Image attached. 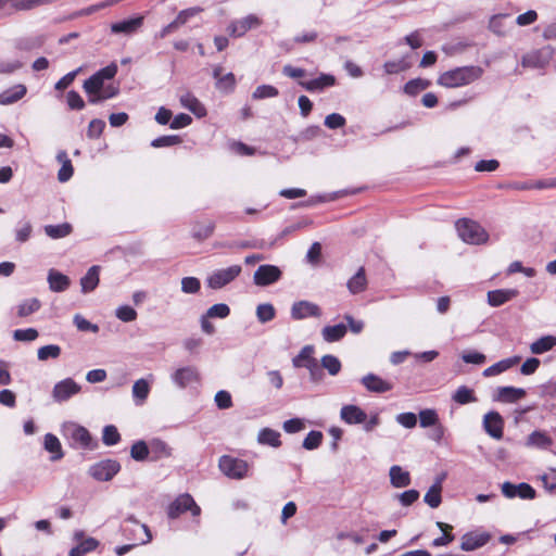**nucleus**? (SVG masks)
Masks as SVG:
<instances>
[{
    "instance_id": "nucleus-1",
    "label": "nucleus",
    "mask_w": 556,
    "mask_h": 556,
    "mask_svg": "<svg viewBox=\"0 0 556 556\" xmlns=\"http://www.w3.org/2000/svg\"><path fill=\"white\" fill-rule=\"evenodd\" d=\"M116 73L117 65L112 63L85 80L83 88L88 96L89 103L98 104L118 94V86L114 84L105 85V81L112 79Z\"/></svg>"
},
{
    "instance_id": "nucleus-2",
    "label": "nucleus",
    "mask_w": 556,
    "mask_h": 556,
    "mask_svg": "<svg viewBox=\"0 0 556 556\" xmlns=\"http://www.w3.org/2000/svg\"><path fill=\"white\" fill-rule=\"evenodd\" d=\"M483 74L480 66H463L447 71L438 78V84L445 88H458L479 79Z\"/></svg>"
},
{
    "instance_id": "nucleus-3",
    "label": "nucleus",
    "mask_w": 556,
    "mask_h": 556,
    "mask_svg": "<svg viewBox=\"0 0 556 556\" xmlns=\"http://www.w3.org/2000/svg\"><path fill=\"white\" fill-rule=\"evenodd\" d=\"M455 226L459 238L468 244H483L489 239L486 230L475 220L463 218Z\"/></svg>"
},
{
    "instance_id": "nucleus-4",
    "label": "nucleus",
    "mask_w": 556,
    "mask_h": 556,
    "mask_svg": "<svg viewBox=\"0 0 556 556\" xmlns=\"http://www.w3.org/2000/svg\"><path fill=\"white\" fill-rule=\"evenodd\" d=\"M242 271L240 265H231L227 268H218L213 270L205 279V283L210 289L219 290L236 280Z\"/></svg>"
},
{
    "instance_id": "nucleus-5",
    "label": "nucleus",
    "mask_w": 556,
    "mask_h": 556,
    "mask_svg": "<svg viewBox=\"0 0 556 556\" xmlns=\"http://www.w3.org/2000/svg\"><path fill=\"white\" fill-rule=\"evenodd\" d=\"M218 467L228 478L241 480L249 476L250 466L248 462L230 455H224L219 458Z\"/></svg>"
},
{
    "instance_id": "nucleus-6",
    "label": "nucleus",
    "mask_w": 556,
    "mask_h": 556,
    "mask_svg": "<svg viewBox=\"0 0 556 556\" xmlns=\"http://www.w3.org/2000/svg\"><path fill=\"white\" fill-rule=\"evenodd\" d=\"M64 433L74 447L91 450L96 446L89 431L83 426L68 424L64 427Z\"/></svg>"
},
{
    "instance_id": "nucleus-7",
    "label": "nucleus",
    "mask_w": 556,
    "mask_h": 556,
    "mask_svg": "<svg viewBox=\"0 0 556 556\" xmlns=\"http://www.w3.org/2000/svg\"><path fill=\"white\" fill-rule=\"evenodd\" d=\"M188 510L191 511L192 516L201 514V508L192 496L190 494H181L169 505L167 514L169 518L174 519Z\"/></svg>"
},
{
    "instance_id": "nucleus-8",
    "label": "nucleus",
    "mask_w": 556,
    "mask_h": 556,
    "mask_svg": "<svg viewBox=\"0 0 556 556\" xmlns=\"http://www.w3.org/2000/svg\"><path fill=\"white\" fill-rule=\"evenodd\" d=\"M119 470L117 460L105 459L92 465L88 472L97 481H110Z\"/></svg>"
},
{
    "instance_id": "nucleus-9",
    "label": "nucleus",
    "mask_w": 556,
    "mask_h": 556,
    "mask_svg": "<svg viewBox=\"0 0 556 556\" xmlns=\"http://www.w3.org/2000/svg\"><path fill=\"white\" fill-rule=\"evenodd\" d=\"M554 55V49L551 46L531 51L522 58V65L532 68L545 67Z\"/></svg>"
},
{
    "instance_id": "nucleus-10",
    "label": "nucleus",
    "mask_w": 556,
    "mask_h": 556,
    "mask_svg": "<svg viewBox=\"0 0 556 556\" xmlns=\"http://www.w3.org/2000/svg\"><path fill=\"white\" fill-rule=\"evenodd\" d=\"M501 491L502 494L507 498L519 497L521 500H533L536 495L535 490L526 482L514 484L506 481L502 483Z\"/></svg>"
},
{
    "instance_id": "nucleus-11",
    "label": "nucleus",
    "mask_w": 556,
    "mask_h": 556,
    "mask_svg": "<svg viewBox=\"0 0 556 556\" xmlns=\"http://www.w3.org/2000/svg\"><path fill=\"white\" fill-rule=\"evenodd\" d=\"M80 386L72 378H66L54 384L52 389V399L62 403L68 401L72 396L80 392Z\"/></svg>"
},
{
    "instance_id": "nucleus-12",
    "label": "nucleus",
    "mask_w": 556,
    "mask_h": 556,
    "mask_svg": "<svg viewBox=\"0 0 556 556\" xmlns=\"http://www.w3.org/2000/svg\"><path fill=\"white\" fill-rule=\"evenodd\" d=\"M281 270L275 265H261L253 275L256 286L265 287L279 280Z\"/></svg>"
},
{
    "instance_id": "nucleus-13",
    "label": "nucleus",
    "mask_w": 556,
    "mask_h": 556,
    "mask_svg": "<svg viewBox=\"0 0 556 556\" xmlns=\"http://www.w3.org/2000/svg\"><path fill=\"white\" fill-rule=\"evenodd\" d=\"M262 24V21L253 14L243 18L233 21L228 26L227 30L232 37H242L248 30L256 28Z\"/></svg>"
},
{
    "instance_id": "nucleus-14",
    "label": "nucleus",
    "mask_w": 556,
    "mask_h": 556,
    "mask_svg": "<svg viewBox=\"0 0 556 556\" xmlns=\"http://www.w3.org/2000/svg\"><path fill=\"white\" fill-rule=\"evenodd\" d=\"M320 307L308 301H298L291 306V317L295 320H301L307 317H320Z\"/></svg>"
},
{
    "instance_id": "nucleus-15",
    "label": "nucleus",
    "mask_w": 556,
    "mask_h": 556,
    "mask_svg": "<svg viewBox=\"0 0 556 556\" xmlns=\"http://www.w3.org/2000/svg\"><path fill=\"white\" fill-rule=\"evenodd\" d=\"M483 429L493 439L503 438L504 419L497 412H489L483 417Z\"/></svg>"
},
{
    "instance_id": "nucleus-16",
    "label": "nucleus",
    "mask_w": 556,
    "mask_h": 556,
    "mask_svg": "<svg viewBox=\"0 0 556 556\" xmlns=\"http://www.w3.org/2000/svg\"><path fill=\"white\" fill-rule=\"evenodd\" d=\"M199 378V372L193 366L180 367L172 374L173 382L180 389H184L193 382H198Z\"/></svg>"
},
{
    "instance_id": "nucleus-17",
    "label": "nucleus",
    "mask_w": 556,
    "mask_h": 556,
    "mask_svg": "<svg viewBox=\"0 0 556 556\" xmlns=\"http://www.w3.org/2000/svg\"><path fill=\"white\" fill-rule=\"evenodd\" d=\"M74 540L77 545L70 551V556H85L86 554L94 551L99 543L93 538H85L83 532H76Z\"/></svg>"
},
{
    "instance_id": "nucleus-18",
    "label": "nucleus",
    "mask_w": 556,
    "mask_h": 556,
    "mask_svg": "<svg viewBox=\"0 0 556 556\" xmlns=\"http://www.w3.org/2000/svg\"><path fill=\"white\" fill-rule=\"evenodd\" d=\"M367 391L374 393H386L392 390L393 384L375 374H368L361 380Z\"/></svg>"
},
{
    "instance_id": "nucleus-19",
    "label": "nucleus",
    "mask_w": 556,
    "mask_h": 556,
    "mask_svg": "<svg viewBox=\"0 0 556 556\" xmlns=\"http://www.w3.org/2000/svg\"><path fill=\"white\" fill-rule=\"evenodd\" d=\"M341 419L348 425H358L366 421V413L356 405H344L340 410Z\"/></svg>"
},
{
    "instance_id": "nucleus-20",
    "label": "nucleus",
    "mask_w": 556,
    "mask_h": 556,
    "mask_svg": "<svg viewBox=\"0 0 556 556\" xmlns=\"http://www.w3.org/2000/svg\"><path fill=\"white\" fill-rule=\"evenodd\" d=\"M490 535L488 533L469 532L462 536L460 548L466 552L475 551L488 543Z\"/></svg>"
},
{
    "instance_id": "nucleus-21",
    "label": "nucleus",
    "mask_w": 556,
    "mask_h": 556,
    "mask_svg": "<svg viewBox=\"0 0 556 556\" xmlns=\"http://www.w3.org/2000/svg\"><path fill=\"white\" fill-rule=\"evenodd\" d=\"M518 293L519 292L516 289L492 290L489 291L486 294L488 303L493 307H497L515 299L518 295Z\"/></svg>"
},
{
    "instance_id": "nucleus-22",
    "label": "nucleus",
    "mask_w": 556,
    "mask_h": 556,
    "mask_svg": "<svg viewBox=\"0 0 556 556\" xmlns=\"http://www.w3.org/2000/svg\"><path fill=\"white\" fill-rule=\"evenodd\" d=\"M149 378L150 380L148 378L138 379L132 384V397L139 405L143 404L149 396L153 375H149Z\"/></svg>"
},
{
    "instance_id": "nucleus-23",
    "label": "nucleus",
    "mask_w": 556,
    "mask_h": 556,
    "mask_svg": "<svg viewBox=\"0 0 556 556\" xmlns=\"http://www.w3.org/2000/svg\"><path fill=\"white\" fill-rule=\"evenodd\" d=\"M142 16H137L122 22L113 23L111 25V31L114 34L131 35L142 26Z\"/></svg>"
},
{
    "instance_id": "nucleus-24",
    "label": "nucleus",
    "mask_w": 556,
    "mask_h": 556,
    "mask_svg": "<svg viewBox=\"0 0 556 556\" xmlns=\"http://www.w3.org/2000/svg\"><path fill=\"white\" fill-rule=\"evenodd\" d=\"M300 85L307 91H319L336 85V77L330 74H320L315 79L301 81Z\"/></svg>"
},
{
    "instance_id": "nucleus-25",
    "label": "nucleus",
    "mask_w": 556,
    "mask_h": 556,
    "mask_svg": "<svg viewBox=\"0 0 556 556\" xmlns=\"http://www.w3.org/2000/svg\"><path fill=\"white\" fill-rule=\"evenodd\" d=\"M47 280L50 290L53 292H63L71 285L70 278L55 269L49 270Z\"/></svg>"
},
{
    "instance_id": "nucleus-26",
    "label": "nucleus",
    "mask_w": 556,
    "mask_h": 556,
    "mask_svg": "<svg viewBox=\"0 0 556 556\" xmlns=\"http://www.w3.org/2000/svg\"><path fill=\"white\" fill-rule=\"evenodd\" d=\"M26 86L25 85H15L0 93V104L9 105L17 102L26 94Z\"/></svg>"
},
{
    "instance_id": "nucleus-27",
    "label": "nucleus",
    "mask_w": 556,
    "mask_h": 556,
    "mask_svg": "<svg viewBox=\"0 0 556 556\" xmlns=\"http://www.w3.org/2000/svg\"><path fill=\"white\" fill-rule=\"evenodd\" d=\"M100 267L97 265L91 266L86 275L80 279L81 292L89 293L93 291L100 281L99 278Z\"/></svg>"
},
{
    "instance_id": "nucleus-28",
    "label": "nucleus",
    "mask_w": 556,
    "mask_h": 556,
    "mask_svg": "<svg viewBox=\"0 0 556 556\" xmlns=\"http://www.w3.org/2000/svg\"><path fill=\"white\" fill-rule=\"evenodd\" d=\"M180 104L198 117L206 115L205 106L191 93L187 92L180 97Z\"/></svg>"
},
{
    "instance_id": "nucleus-29",
    "label": "nucleus",
    "mask_w": 556,
    "mask_h": 556,
    "mask_svg": "<svg viewBox=\"0 0 556 556\" xmlns=\"http://www.w3.org/2000/svg\"><path fill=\"white\" fill-rule=\"evenodd\" d=\"M390 482L394 488H405L410 484V475L401 466L394 465L390 468Z\"/></svg>"
},
{
    "instance_id": "nucleus-30",
    "label": "nucleus",
    "mask_w": 556,
    "mask_h": 556,
    "mask_svg": "<svg viewBox=\"0 0 556 556\" xmlns=\"http://www.w3.org/2000/svg\"><path fill=\"white\" fill-rule=\"evenodd\" d=\"M56 160L62 165L58 173V179L60 182H66L71 179L74 173L72 162L65 151H59Z\"/></svg>"
},
{
    "instance_id": "nucleus-31",
    "label": "nucleus",
    "mask_w": 556,
    "mask_h": 556,
    "mask_svg": "<svg viewBox=\"0 0 556 556\" xmlns=\"http://www.w3.org/2000/svg\"><path fill=\"white\" fill-rule=\"evenodd\" d=\"M43 445H45L46 451L51 453L50 459L52 462H56V460H60L61 458H63L64 453L62 451L61 442L54 434L47 433L45 435Z\"/></svg>"
},
{
    "instance_id": "nucleus-32",
    "label": "nucleus",
    "mask_w": 556,
    "mask_h": 556,
    "mask_svg": "<svg viewBox=\"0 0 556 556\" xmlns=\"http://www.w3.org/2000/svg\"><path fill=\"white\" fill-rule=\"evenodd\" d=\"M346 287L352 294H357L366 290L367 278L364 267L358 268L356 274L349 279Z\"/></svg>"
},
{
    "instance_id": "nucleus-33",
    "label": "nucleus",
    "mask_w": 556,
    "mask_h": 556,
    "mask_svg": "<svg viewBox=\"0 0 556 556\" xmlns=\"http://www.w3.org/2000/svg\"><path fill=\"white\" fill-rule=\"evenodd\" d=\"M442 480L443 477L438 478L437 481L430 486V489L425 494L424 501L431 508H437L441 504Z\"/></svg>"
},
{
    "instance_id": "nucleus-34",
    "label": "nucleus",
    "mask_w": 556,
    "mask_h": 556,
    "mask_svg": "<svg viewBox=\"0 0 556 556\" xmlns=\"http://www.w3.org/2000/svg\"><path fill=\"white\" fill-rule=\"evenodd\" d=\"M222 67H216L213 71V76L217 79L216 88L224 92H230L236 84L235 75L232 73H227L222 76Z\"/></svg>"
},
{
    "instance_id": "nucleus-35",
    "label": "nucleus",
    "mask_w": 556,
    "mask_h": 556,
    "mask_svg": "<svg viewBox=\"0 0 556 556\" xmlns=\"http://www.w3.org/2000/svg\"><path fill=\"white\" fill-rule=\"evenodd\" d=\"M348 328L344 324H338L334 326H326L321 330L323 339L326 342H336L341 340L346 334Z\"/></svg>"
},
{
    "instance_id": "nucleus-36",
    "label": "nucleus",
    "mask_w": 556,
    "mask_h": 556,
    "mask_svg": "<svg viewBox=\"0 0 556 556\" xmlns=\"http://www.w3.org/2000/svg\"><path fill=\"white\" fill-rule=\"evenodd\" d=\"M257 442L263 445L279 447L281 445L280 433L270 428H263L258 432Z\"/></svg>"
},
{
    "instance_id": "nucleus-37",
    "label": "nucleus",
    "mask_w": 556,
    "mask_h": 556,
    "mask_svg": "<svg viewBox=\"0 0 556 556\" xmlns=\"http://www.w3.org/2000/svg\"><path fill=\"white\" fill-rule=\"evenodd\" d=\"M556 345V337L545 336L530 344V351L532 354H543L551 351Z\"/></svg>"
},
{
    "instance_id": "nucleus-38",
    "label": "nucleus",
    "mask_w": 556,
    "mask_h": 556,
    "mask_svg": "<svg viewBox=\"0 0 556 556\" xmlns=\"http://www.w3.org/2000/svg\"><path fill=\"white\" fill-rule=\"evenodd\" d=\"M215 229V224L212 220L195 223L192 227V237L198 240H205L210 238Z\"/></svg>"
},
{
    "instance_id": "nucleus-39",
    "label": "nucleus",
    "mask_w": 556,
    "mask_h": 556,
    "mask_svg": "<svg viewBox=\"0 0 556 556\" xmlns=\"http://www.w3.org/2000/svg\"><path fill=\"white\" fill-rule=\"evenodd\" d=\"M498 400L502 402L513 403L526 395V391L523 389L514 388V387H502L497 391Z\"/></svg>"
},
{
    "instance_id": "nucleus-40",
    "label": "nucleus",
    "mask_w": 556,
    "mask_h": 556,
    "mask_svg": "<svg viewBox=\"0 0 556 556\" xmlns=\"http://www.w3.org/2000/svg\"><path fill=\"white\" fill-rule=\"evenodd\" d=\"M518 361H519V357L502 359V361L497 362L496 364L484 369L483 376L492 377V376L500 375V374L506 371L507 369H509L510 367H513L515 364H517Z\"/></svg>"
},
{
    "instance_id": "nucleus-41",
    "label": "nucleus",
    "mask_w": 556,
    "mask_h": 556,
    "mask_svg": "<svg viewBox=\"0 0 556 556\" xmlns=\"http://www.w3.org/2000/svg\"><path fill=\"white\" fill-rule=\"evenodd\" d=\"M553 440L547 433L543 431H533L527 440L528 446H533L538 448H547L552 445Z\"/></svg>"
},
{
    "instance_id": "nucleus-42",
    "label": "nucleus",
    "mask_w": 556,
    "mask_h": 556,
    "mask_svg": "<svg viewBox=\"0 0 556 556\" xmlns=\"http://www.w3.org/2000/svg\"><path fill=\"white\" fill-rule=\"evenodd\" d=\"M45 232L52 239H60L68 236L72 232V226L68 223L60 225H47L45 226Z\"/></svg>"
},
{
    "instance_id": "nucleus-43",
    "label": "nucleus",
    "mask_w": 556,
    "mask_h": 556,
    "mask_svg": "<svg viewBox=\"0 0 556 556\" xmlns=\"http://www.w3.org/2000/svg\"><path fill=\"white\" fill-rule=\"evenodd\" d=\"M453 401L460 405H465L468 403H473L477 401V397L473 394V391L466 386L459 387L452 396Z\"/></svg>"
},
{
    "instance_id": "nucleus-44",
    "label": "nucleus",
    "mask_w": 556,
    "mask_h": 556,
    "mask_svg": "<svg viewBox=\"0 0 556 556\" xmlns=\"http://www.w3.org/2000/svg\"><path fill=\"white\" fill-rule=\"evenodd\" d=\"M255 313L258 321L262 324L273 320L276 316V309L270 303L257 305Z\"/></svg>"
},
{
    "instance_id": "nucleus-45",
    "label": "nucleus",
    "mask_w": 556,
    "mask_h": 556,
    "mask_svg": "<svg viewBox=\"0 0 556 556\" xmlns=\"http://www.w3.org/2000/svg\"><path fill=\"white\" fill-rule=\"evenodd\" d=\"M40 308V301L36 298L24 300L17 306V315L20 317H26Z\"/></svg>"
},
{
    "instance_id": "nucleus-46",
    "label": "nucleus",
    "mask_w": 556,
    "mask_h": 556,
    "mask_svg": "<svg viewBox=\"0 0 556 556\" xmlns=\"http://www.w3.org/2000/svg\"><path fill=\"white\" fill-rule=\"evenodd\" d=\"M321 367L325 368L331 376H336L341 370V362L333 355H325L321 357Z\"/></svg>"
},
{
    "instance_id": "nucleus-47",
    "label": "nucleus",
    "mask_w": 556,
    "mask_h": 556,
    "mask_svg": "<svg viewBox=\"0 0 556 556\" xmlns=\"http://www.w3.org/2000/svg\"><path fill=\"white\" fill-rule=\"evenodd\" d=\"M121 435L117 428L113 425H108L103 428L102 441L105 445L112 446L119 442Z\"/></svg>"
},
{
    "instance_id": "nucleus-48",
    "label": "nucleus",
    "mask_w": 556,
    "mask_h": 556,
    "mask_svg": "<svg viewBox=\"0 0 556 556\" xmlns=\"http://www.w3.org/2000/svg\"><path fill=\"white\" fill-rule=\"evenodd\" d=\"M126 521L132 523L134 533L141 532L143 534V538H140V536L137 538V540L139 541L140 544H147L152 540V534H151L148 526H146L143 523H139L134 517H129Z\"/></svg>"
},
{
    "instance_id": "nucleus-49",
    "label": "nucleus",
    "mask_w": 556,
    "mask_h": 556,
    "mask_svg": "<svg viewBox=\"0 0 556 556\" xmlns=\"http://www.w3.org/2000/svg\"><path fill=\"white\" fill-rule=\"evenodd\" d=\"M61 355V348L56 344H49L41 346L37 351V356L39 361H47L49 358H58Z\"/></svg>"
},
{
    "instance_id": "nucleus-50",
    "label": "nucleus",
    "mask_w": 556,
    "mask_h": 556,
    "mask_svg": "<svg viewBox=\"0 0 556 556\" xmlns=\"http://www.w3.org/2000/svg\"><path fill=\"white\" fill-rule=\"evenodd\" d=\"M149 446L144 441H138L130 448V456L137 462H143L149 455Z\"/></svg>"
},
{
    "instance_id": "nucleus-51",
    "label": "nucleus",
    "mask_w": 556,
    "mask_h": 556,
    "mask_svg": "<svg viewBox=\"0 0 556 556\" xmlns=\"http://www.w3.org/2000/svg\"><path fill=\"white\" fill-rule=\"evenodd\" d=\"M278 89L271 85H261L258 86L252 97L255 100L266 99V98H274L278 96Z\"/></svg>"
},
{
    "instance_id": "nucleus-52",
    "label": "nucleus",
    "mask_w": 556,
    "mask_h": 556,
    "mask_svg": "<svg viewBox=\"0 0 556 556\" xmlns=\"http://www.w3.org/2000/svg\"><path fill=\"white\" fill-rule=\"evenodd\" d=\"M437 526L444 532L443 535L440 538H437L433 540L432 544L433 546H445L450 544L454 540V535L451 533H447L448 530L452 529V527L444 522H437Z\"/></svg>"
},
{
    "instance_id": "nucleus-53",
    "label": "nucleus",
    "mask_w": 556,
    "mask_h": 556,
    "mask_svg": "<svg viewBox=\"0 0 556 556\" xmlns=\"http://www.w3.org/2000/svg\"><path fill=\"white\" fill-rule=\"evenodd\" d=\"M152 453L155 454V458L168 457L172 455V448L162 440H153L150 444Z\"/></svg>"
},
{
    "instance_id": "nucleus-54",
    "label": "nucleus",
    "mask_w": 556,
    "mask_h": 556,
    "mask_svg": "<svg viewBox=\"0 0 556 556\" xmlns=\"http://www.w3.org/2000/svg\"><path fill=\"white\" fill-rule=\"evenodd\" d=\"M420 426L428 428L439 422L438 414L434 409H422L419 413Z\"/></svg>"
},
{
    "instance_id": "nucleus-55",
    "label": "nucleus",
    "mask_w": 556,
    "mask_h": 556,
    "mask_svg": "<svg viewBox=\"0 0 556 556\" xmlns=\"http://www.w3.org/2000/svg\"><path fill=\"white\" fill-rule=\"evenodd\" d=\"M408 67L409 63L405 59L388 61L383 64L384 72L387 74H399L406 71Z\"/></svg>"
},
{
    "instance_id": "nucleus-56",
    "label": "nucleus",
    "mask_w": 556,
    "mask_h": 556,
    "mask_svg": "<svg viewBox=\"0 0 556 556\" xmlns=\"http://www.w3.org/2000/svg\"><path fill=\"white\" fill-rule=\"evenodd\" d=\"M115 315L119 320H122L124 323L134 321L137 319V316H138L136 309L129 305H122V306L117 307Z\"/></svg>"
},
{
    "instance_id": "nucleus-57",
    "label": "nucleus",
    "mask_w": 556,
    "mask_h": 556,
    "mask_svg": "<svg viewBox=\"0 0 556 556\" xmlns=\"http://www.w3.org/2000/svg\"><path fill=\"white\" fill-rule=\"evenodd\" d=\"M211 318H226L230 314V308L225 303L212 305L205 313Z\"/></svg>"
},
{
    "instance_id": "nucleus-58",
    "label": "nucleus",
    "mask_w": 556,
    "mask_h": 556,
    "mask_svg": "<svg viewBox=\"0 0 556 556\" xmlns=\"http://www.w3.org/2000/svg\"><path fill=\"white\" fill-rule=\"evenodd\" d=\"M201 282L195 277H185L181 279V291L187 294H194L199 292Z\"/></svg>"
},
{
    "instance_id": "nucleus-59",
    "label": "nucleus",
    "mask_w": 556,
    "mask_h": 556,
    "mask_svg": "<svg viewBox=\"0 0 556 556\" xmlns=\"http://www.w3.org/2000/svg\"><path fill=\"white\" fill-rule=\"evenodd\" d=\"M31 232H33L31 224L29 222H24L18 227H16L14 230L15 240L21 243L26 242L30 238Z\"/></svg>"
},
{
    "instance_id": "nucleus-60",
    "label": "nucleus",
    "mask_w": 556,
    "mask_h": 556,
    "mask_svg": "<svg viewBox=\"0 0 556 556\" xmlns=\"http://www.w3.org/2000/svg\"><path fill=\"white\" fill-rule=\"evenodd\" d=\"M323 441V433L320 431H311L303 441V447L312 451L317 448Z\"/></svg>"
},
{
    "instance_id": "nucleus-61",
    "label": "nucleus",
    "mask_w": 556,
    "mask_h": 556,
    "mask_svg": "<svg viewBox=\"0 0 556 556\" xmlns=\"http://www.w3.org/2000/svg\"><path fill=\"white\" fill-rule=\"evenodd\" d=\"M181 142V139L176 135H169V136H162L159 138H155L151 146L153 148H163V147H172L179 144Z\"/></svg>"
},
{
    "instance_id": "nucleus-62",
    "label": "nucleus",
    "mask_w": 556,
    "mask_h": 556,
    "mask_svg": "<svg viewBox=\"0 0 556 556\" xmlns=\"http://www.w3.org/2000/svg\"><path fill=\"white\" fill-rule=\"evenodd\" d=\"M66 102L71 110H83L85 108V101L75 90H71L66 93Z\"/></svg>"
},
{
    "instance_id": "nucleus-63",
    "label": "nucleus",
    "mask_w": 556,
    "mask_h": 556,
    "mask_svg": "<svg viewBox=\"0 0 556 556\" xmlns=\"http://www.w3.org/2000/svg\"><path fill=\"white\" fill-rule=\"evenodd\" d=\"M215 404L219 409H228L232 406L231 395L228 391L220 390L215 394Z\"/></svg>"
},
{
    "instance_id": "nucleus-64",
    "label": "nucleus",
    "mask_w": 556,
    "mask_h": 556,
    "mask_svg": "<svg viewBox=\"0 0 556 556\" xmlns=\"http://www.w3.org/2000/svg\"><path fill=\"white\" fill-rule=\"evenodd\" d=\"M428 86H429V83L426 80L413 79V80H409L404 86V91L407 94L414 96V94L418 93L419 91L425 90Z\"/></svg>"
}]
</instances>
